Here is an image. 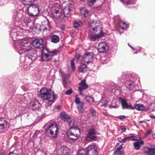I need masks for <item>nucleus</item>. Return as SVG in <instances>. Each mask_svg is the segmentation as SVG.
<instances>
[{
    "mask_svg": "<svg viewBox=\"0 0 155 155\" xmlns=\"http://www.w3.org/2000/svg\"><path fill=\"white\" fill-rule=\"evenodd\" d=\"M18 45L16 47L18 53L20 55L26 52H28L25 58V62L28 61L27 64L30 65L32 62L35 61L37 58L35 49L28 41L22 38L19 40Z\"/></svg>",
    "mask_w": 155,
    "mask_h": 155,
    "instance_id": "1",
    "label": "nucleus"
},
{
    "mask_svg": "<svg viewBox=\"0 0 155 155\" xmlns=\"http://www.w3.org/2000/svg\"><path fill=\"white\" fill-rule=\"evenodd\" d=\"M90 27L94 32L90 35L91 41H94L98 40L105 36V33L103 31L100 21H94L91 24Z\"/></svg>",
    "mask_w": 155,
    "mask_h": 155,
    "instance_id": "2",
    "label": "nucleus"
},
{
    "mask_svg": "<svg viewBox=\"0 0 155 155\" xmlns=\"http://www.w3.org/2000/svg\"><path fill=\"white\" fill-rule=\"evenodd\" d=\"M40 96L45 100V102L47 106H50L54 102L55 96L54 92L46 87H43L40 90Z\"/></svg>",
    "mask_w": 155,
    "mask_h": 155,
    "instance_id": "3",
    "label": "nucleus"
},
{
    "mask_svg": "<svg viewBox=\"0 0 155 155\" xmlns=\"http://www.w3.org/2000/svg\"><path fill=\"white\" fill-rule=\"evenodd\" d=\"M46 134L49 137H56L58 132V127L56 124H51L48 123L45 126Z\"/></svg>",
    "mask_w": 155,
    "mask_h": 155,
    "instance_id": "4",
    "label": "nucleus"
},
{
    "mask_svg": "<svg viewBox=\"0 0 155 155\" xmlns=\"http://www.w3.org/2000/svg\"><path fill=\"white\" fill-rule=\"evenodd\" d=\"M28 30H22L20 29L14 28L12 30L10 33L11 37L13 41H17L18 40H21V37L25 35V33L28 32ZM24 36H23L24 37Z\"/></svg>",
    "mask_w": 155,
    "mask_h": 155,
    "instance_id": "5",
    "label": "nucleus"
},
{
    "mask_svg": "<svg viewBox=\"0 0 155 155\" xmlns=\"http://www.w3.org/2000/svg\"><path fill=\"white\" fill-rule=\"evenodd\" d=\"M125 85L126 87L130 91H134L138 88V86L135 84V82L131 80L127 81Z\"/></svg>",
    "mask_w": 155,
    "mask_h": 155,
    "instance_id": "6",
    "label": "nucleus"
},
{
    "mask_svg": "<svg viewBox=\"0 0 155 155\" xmlns=\"http://www.w3.org/2000/svg\"><path fill=\"white\" fill-rule=\"evenodd\" d=\"M96 134L97 132L94 129H90L88 130L86 139L88 140H96L97 137Z\"/></svg>",
    "mask_w": 155,
    "mask_h": 155,
    "instance_id": "7",
    "label": "nucleus"
},
{
    "mask_svg": "<svg viewBox=\"0 0 155 155\" xmlns=\"http://www.w3.org/2000/svg\"><path fill=\"white\" fill-rule=\"evenodd\" d=\"M98 147L95 144L89 145L87 150L88 155H97Z\"/></svg>",
    "mask_w": 155,
    "mask_h": 155,
    "instance_id": "8",
    "label": "nucleus"
},
{
    "mask_svg": "<svg viewBox=\"0 0 155 155\" xmlns=\"http://www.w3.org/2000/svg\"><path fill=\"white\" fill-rule=\"evenodd\" d=\"M143 150L147 155H155V146L153 145L144 147Z\"/></svg>",
    "mask_w": 155,
    "mask_h": 155,
    "instance_id": "9",
    "label": "nucleus"
},
{
    "mask_svg": "<svg viewBox=\"0 0 155 155\" xmlns=\"http://www.w3.org/2000/svg\"><path fill=\"white\" fill-rule=\"evenodd\" d=\"M93 57V54L92 52H87L84 55L82 62L88 64L92 62Z\"/></svg>",
    "mask_w": 155,
    "mask_h": 155,
    "instance_id": "10",
    "label": "nucleus"
},
{
    "mask_svg": "<svg viewBox=\"0 0 155 155\" xmlns=\"http://www.w3.org/2000/svg\"><path fill=\"white\" fill-rule=\"evenodd\" d=\"M52 12L56 16L58 17H60L63 15V10L61 6L59 5H55L53 6Z\"/></svg>",
    "mask_w": 155,
    "mask_h": 155,
    "instance_id": "11",
    "label": "nucleus"
},
{
    "mask_svg": "<svg viewBox=\"0 0 155 155\" xmlns=\"http://www.w3.org/2000/svg\"><path fill=\"white\" fill-rule=\"evenodd\" d=\"M108 49V46L106 43L101 42L99 43L98 50L99 52L105 53L107 52Z\"/></svg>",
    "mask_w": 155,
    "mask_h": 155,
    "instance_id": "12",
    "label": "nucleus"
},
{
    "mask_svg": "<svg viewBox=\"0 0 155 155\" xmlns=\"http://www.w3.org/2000/svg\"><path fill=\"white\" fill-rule=\"evenodd\" d=\"M73 8L72 4L68 3L66 5L63 10V14L65 16L68 17L70 15L71 11Z\"/></svg>",
    "mask_w": 155,
    "mask_h": 155,
    "instance_id": "13",
    "label": "nucleus"
},
{
    "mask_svg": "<svg viewBox=\"0 0 155 155\" xmlns=\"http://www.w3.org/2000/svg\"><path fill=\"white\" fill-rule=\"evenodd\" d=\"M33 45L36 48H42L43 46V40L42 38L36 39L32 42Z\"/></svg>",
    "mask_w": 155,
    "mask_h": 155,
    "instance_id": "14",
    "label": "nucleus"
},
{
    "mask_svg": "<svg viewBox=\"0 0 155 155\" xmlns=\"http://www.w3.org/2000/svg\"><path fill=\"white\" fill-rule=\"evenodd\" d=\"M60 116L62 120L67 122L69 125H71L72 121V119L65 112H62L61 113Z\"/></svg>",
    "mask_w": 155,
    "mask_h": 155,
    "instance_id": "15",
    "label": "nucleus"
},
{
    "mask_svg": "<svg viewBox=\"0 0 155 155\" xmlns=\"http://www.w3.org/2000/svg\"><path fill=\"white\" fill-rule=\"evenodd\" d=\"M61 155H70L71 150L66 147H61L60 149Z\"/></svg>",
    "mask_w": 155,
    "mask_h": 155,
    "instance_id": "16",
    "label": "nucleus"
},
{
    "mask_svg": "<svg viewBox=\"0 0 155 155\" xmlns=\"http://www.w3.org/2000/svg\"><path fill=\"white\" fill-rule=\"evenodd\" d=\"M73 131V130H72V132H71L70 130H68L67 134L68 137L70 139L72 140L76 139L80 136V135H78L77 133L75 134L73 133V132H74Z\"/></svg>",
    "mask_w": 155,
    "mask_h": 155,
    "instance_id": "17",
    "label": "nucleus"
},
{
    "mask_svg": "<svg viewBox=\"0 0 155 155\" xmlns=\"http://www.w3.org/2000/svg\"><path fill=\"white\" fill-rule=\"evenodd\" d=\"M131 108V109H135L140 111L143 110L145 109V107L143 104H135Z\"/></svg>",
    "mask_w": 155,
    "mask_h": 155,
    "instance_id": "18",
    "label": "nucleus"
},
{
    "mask_svg": "<svg viewBox=\"0 0 155 155\" xmlns=\"http://www.w3.org/2000/svg\"><path fill=\"white\" fill-rule=\"evenodd\" d=\"M85 82V80H84L79 83L78 88L79 91H82L85 90L88 87V86L86 84Z\"/></svg>",
    "mask_w": 155,
    "mask_h": 155,
    "instance_id": "19",
    "label": "nucleus"
},
{
    "mask_svg": "<svg viewBox=\"0 0 155 155\" xmlns=\"http://www.w3.org/2000/svg\"><path fill=\"white\" fill-rule=\"evenodd\" d=\"M32 101L31 104L35 109H37L41 106V104L35 98H33L32 99Z\"/></svg>",
    "mask_w": 155,
    "mask_h": 155,
    "instance_id": "20",
    "label": "nucleus"
},
{
    "mask_svg": "<svg viewBox=\"0 0 155 155\" xmlns=\"http://www.w3.org/2000/svg\"><path fill=\"white\" fill-rule=\"evenodd\" d=\"M141 138V137H140L139 138L137 139L135 138V137L134 136H132L122 139V143H124L127 141L129 139H130V140H132L134 141H137L140 140Z\"/></svg>",
    "mask_w": 155,
    "mask_h": 155,
    "instance_id": "21",
    "label": "nucleus"
},
{
    "mask_svg": "<svg viewBox=\"0 0 155 155\" xmlns=\"http://www.w3.org/2000/svg\"><path fill=\"white\" fill-rule=\"evenodd\" d=\"M121 103L123 109H131L132 105L131 104L129 105L127 104L125 100L122 99Z\"/></svg>",
    "mask_w": 155,
    "mask_h": 155,
    "instance_id": "22",
    "label": "nucleus"
},
{
    "mask_svg": "<svg viewBox=\"0 0 155 155\" xmlns=\"http://www.w3.org/2000/svg\"><path fill=\"white\" fill-rule=\"evenodd\" d=\"M69 130L71 132H72V130H73L74 132H73V133L74 134H76L77 133L78 135H79L81 134L79 128L77 126H71Z\"/></svg>",
    "mask_w": 155,
    "mask_h": 155,
    "instance_id": "23",
    "label": "nucleus"
},
{
    "mask_svg": "<svg viewBox=\"0 0 155 155\" xmlns=\"http://www.w3.org/2000/svg\"><path fill=\"white\" fill-rule=\"evenodd\" d=\"M114 154L115 155H123V149L121 145L117 147Z\"/></svg>",
    "mask_w": 155,
    "mask_h": 155,
    "instance_id": "24",
    "label": "nucleus"
},
{
    "mask_svg": "<svg viewBox=\"0 0 155 155\" xmlns=\"http://www.w3.org/2000/svg\"><path fill=\"white\" fill-rule=\"evenodd\" d=\"M41 58L43 61H47L51 58V56L48 54L42 52Z\"/></svg>",
    "mask_w": 155,
    "mask_h": 155,
    "instance_id": "25",
    "label": "nucleus"
},
{
    "mask_svg": "<svg viewBox=\"0 0 155 155\" xmlns=\"http://www.w3.org/2000/svg\"><path fill=\"white\" fill-rule=\"evenodd\" d=\"M86 102L88 103L89 104H91L94 101V97L89 95L86 96L84 98Z\"/></svg>",
    "mask_w": 155,
    "mask_h": 155,
    "instance_id": "26",
    "label": "nucleus"
},
{
    "mask_svg": "<svg viewBox=\"0 0 155 155\" xmlns=\"http://www.w3.org/2000/svg\"><path fill=\"white\" fill-rule=\"evenodd\" d=\"M144 144V142L143 140H141L140 141L135 142L134 144V148L137 150L140 149V146Z\"/></svg>",
    "mask_w": 155,
    "mask_h": 155,
    "instance_id": "27",
    "label": "nucleus"
},
{
    "mask_svg": "<svg viewBox=\"0 0 155 155\" xmlns=\"http://www.w3.org/2000/svg\"><path fill=\"white\" fill-rule=\"evenodd\" d=\"M120 2L125 5L134 4L136 0H120Z\"/></svg>",
    "mask_w": 155,
    "mask_h": 155,
    "instance_id": "28",
    "label": "nucleus"
},
{
    "mask_svg": "<svg viewBox=\"0 0 155 155\" xmlns=\"http://www.w3.org/2000/svg\"><path fill=\"white\" fill-rule=\"evenodd\" d=\"M86 64H82L78 69L79 72L85 73L87 70V68Z\"/></svg>",
    "mask_w": 155,
    "mask_h": 155,
    "instance_id": "29",
    "label": "nucleus"
},
{
    "mask_svg": "<svg viewBox=\"0 0 155 155\" xmlns=\"http://www.w3.org/2000/svg\"><path fill=\"white\" fill-rule=\"evenodd\" d=\"M29 5V6L28 7V9H30V10H32V11H33L34 9H35L36 11L37 12V14H39V13L40 12L39 8L37 5L31 3Z\"/></svg>",
    "mask_w": 155,
    "mask_h": 155,
    "instance_id": "30",
    "label": "nucleus"
},
{
    "mask_svg": "<svg viewBox=\"0 0 155 155\" xmlns=\"http://www.w3.org/2000/svg\"><path fill=\"white\" fill-rule=\"evenodd\" d=\"M51 41L54 43H57L59 41V38L58 36L54 35L51 36Z\"/></svg>",
    "mask_w": 155,
    "mask_h": 155,
    "instance_id": "31",
    "label": "nucleus"
},
{
    "mask_svg": "<svg viewBox=\"0 0 155 155\" xmlns=\"http://www.w3.org/2000/svg\"><path fill=\"white\" fill-rule=\"evenodd\" d=\"M108 103V100L104 98H102L100 101L99 104L101 106L106 107L107 106Z\"/></svg>",
    "mask_w": 155,
    "mask_h": 155,
    "instance_id": "32",
    "label": "nucleus"
},
{
    "mask_svg": "<svg viewBox=\"0 0 155 155\" xmlns=\"http://www.w3.org/2000/svg\"><path fill=\"white\" fill-rule=\"evenodd\" d=\"M84 103L81 102V103L78 104L77 108L78 111L80 112H83L84 110Z\"/></svg>",
    "mask_w": 155,
    "mask_h": 155,
    "instance_id": "33",
    "label": "nucleus"
},
{
    "mask_svg": "<svg viewBox=\"0 0 155 155\" xmlns=\"http://www.w3.org/2000/svg\"><path fill=\"white\" fill-rule=\"evenodd\" d=\"M22 3L25 5H29L34 2V0H21Z\"/></svg>",
    "mask_w": 155,
    "mask_h": 155,
    "instance_id": "34",
    "label": "nucleus"
},
{
    "mask_svg": "<svg viewBox=\"0 0 155 155\" xmlns=\"http://www.w3.org/2000/svg\"><path fill=\"white\" fill-rule=\"evenodd\" d=\"M81 12L83 14L85 17H87L89 15V11L86 10L85 8H83L81 9Z\"/></svg>",
    "mask_w": 155,
    "mask_h": 155,
    "instance_id": "35",
    "label": "nucleus"
},
{
    "mask_svg": "<svg viewBox=\"0 0 155 155\" xmlns=\"http://www.w3.org/2000/svg\"><path fill=\"white\" fill-rule=\"evenodd\" d=\"M21 20L23 21L24 23H28L31 21V20L29 17L25 16H23L21 18Z\"/></svg>",
    "mask_w": 155,
    "mask_h": 155,
    "instance_id": "36",
    "label": "nucleus"
},
{
    "mask_svg": "<svg viewBox=\"0 0 155 155\" xmlns=\"http://www.w3.org/2000/svg\"><path fill=\"white\" fill-rule=\"evenodd\" d=\"M120 25L121 28L125 29L127 28L128 25L124 21H121L120 23Z\"/></svg>",
    "mask_w": 155,
    "mask_h": 155,
    "instance_id": "37",
    "label": "nucleus"
},
{
    "mask_svg": "<svg viewBox=\"0 0 155 155\" xmlns=\"http://www.w3.org/2000/svg\"><path fill=\"white\" fill-rule=\"evenodd\" d=\"M77 155H88L87 149H83L81 150Z\"/></svg>",
    "mask_w": 155,
    "mask_h": 155,
    "instance_id": "38",
    "label": "nucleus"
},
{
    "mask_svg": "<svg viewBox=\"0 0 155 155\" xmlns=\"http://www.w3.org/2000/svg\"><path fill=\"white\" fill-rule=\"evenodd\" d=\"M114 103L116 104L115 105L113 103L111 105V107L113 108H117L120 105V102L119 101H116V102H114Z\"/></svg>",
    "mask_w": 155,
    "mask_h": 155,
    "instance_id": "39",
    "label": "nucleus"
},
{
    "mask_svg": "<svg viewBox=\"0 0 155 155\" xmlns=\"http://www.w3.org/2000/svg\"><path fill=\"white\" fill-rule=\"evenodd\" d=\"M70 84V82L68 81L64 80L63 81V84L65 88H67Z\"/></svg>",
    "mask_w": 155,
    "mask_h": 155,
    "instance_id": "40",
    "label": "nucleus"
},
{
    "mask_svg": "<svg viewBox=\"0 0 155 155\" xmlns=\"http://www.w3.org/2000/svg\"><path fill=\"white\" fill-rule=\"evenodd\" d=\"M74 28L78 30L80 26V22H75L74 24Z\"/></svg>",
    "mask_w": 155,
    "mask_h": 155,
    "instance_id": "41",
    "label": "nucleus"
},
{
    "mask_svg": "<svg viewBox=\"0 0 155 155\" xmlns=\"http://www.w3.org/2000/svg\"><path fill=\"white\" fill-rule=\"evenodd\" d=\"M75 61V59H73L71 62V67L72 70L74 71L75 69V66L74 64V61Z\"/></svg>",
    "mask_w": 155,
    "mask_h": 155,
    "instance_id": "42",
    "label": "nucleus"
},
{
    "mask_svg": "<svg viewBox=\"0 0 155 155\" xmlns=\"http://www.w3.org/2000/svg\"><path fill=\"white\" fill-rule=\"evenodd\" d=\"M96 0H89L88 5L89 6H92L94 4Z\"/></svg>",
    "mask_w": 155,
    "mask_h": 155,
    "instance_id": "43",
    "label": "nucleus"
},
{
    "mask_svg": "<svg viewBox=\"0 0 155 155\" xmlns=\"http://www.w3.org/2000/svg\"><path fill=\"white\" fill-rule=\"evenodd\" d=\"M75 97H76L75 100V103L76 104L78 105L81 102L80 99L79 97H77V95H75Z\"/></svg>",
    "mask_w": 155,
    "mask_h": 155,
    "instance_id": "44",
    "label": "nucleus"
},
{
    "mask_svg": "<svg viewBox=\"0 0 155 155\" xmlns=\"http://www.w3.org/2000/svg\"><path fill=\"white\" fill-rule=\"evenodd\" d=\"M90 111L93 117L95 116V111L94 109L91 108Z\"/></svg>",
    "mask_w": 155,
    "mask_h": 155,
    "instance_id": "45",
    "label": "nucleus"
},
{
    "mask_svg": "<svg viewBox=\"0 0 155 155\" xmlns=\"http://www.w3.org/2000/svg\"><path fill=\"white\" fill-rule=\"evenodd\" d=\"M154 98L153 97H151L148 100L147 102L148 104H151L153 103L154 102Z\"/></svg>",
    "mask_w": 155,
    "mask_h": 155,
    "instance_id": "46",
    "label": "nucleus"
},
{
    "mask_svg": "<svg viewBox=\"0 0 155 155\" xmlns=\"http://www.w3.org/2000/svg\"><path fill=\"white\" fill-rule=\"evenodd\" d=\"M73 91L72 89H70L68 90L65 92V94L66 95H68L71 94L72 92Z\"/></svg>",
    "mask_w": 155,
    "mask_h": 155,
    "instance_id": "47",
    "label": "nucleus"
},
{
    "mask_svg": "<svg viewBox=\"0 0 155 155\" xmlns=\"http://www.w3.org/2000/svg\"><path fill=\"white\" fill-rule=\"evenodd\" d=\"M32 12H33L34 14L31 13L30 14V15L33 16H35L38 14H37V12L36 11L35 9H34L33 10V11H32Z\"/></svg>",
    "mask_w": 155,
    "mask_h": 155,
    "instance_id": "48",
    "label": "nucleus"
},
{
    "mask_svg": "<svg viewBox=\"0 0 155 155\" xmlns=\"http://www.w3.org/2000/svg\"><path fill=\"white\" fill-rule=\"evenodd\" d=\"M56 54V51H51L49 52V55H50L51 56V58L53 55H55Z\"/></svg>",
    "mask_w": 155,
    "mask_h": 155,
    "instance_id": "49",
    "label": "nucleus"
},
{
    "mask_svg": "<svg viewBox=\"0 0 155 155\" xmlns=\"http://www.w3.org/2000/svg\"><path fill=\"white\" fill-rule=\"evenodd\" d=\"M152 132V130L151 129H149L147 131L146 133L145 134V135L146 136H148Z\"/></svg>",
    "mask_w": 155,
    "mask_h": 155,
    "instance_id": "50",
    "label": "nucleus"
},
{
    "mask_svg": "<svg viewBox=\"0 0 155 155\" xmlns=\"http://www.w3.org/2000/svg\"><path fill=\"white\" fill-rule=\"evenodd\" d=\"M126 117L124 115H121L119 116V118L120 119L122 120H123L124 119L126 118Z\"/></svg>",
    "mask_w": 155,
    "mask_h": 155,
    "instance_id": "51",
    "label": "nucleus"
},
{
    "mask_svg": "<svg viewBox=\"0 0 155 155\" xmlns=\"http://www.w3.org/2000/svg\"><path fill=\"white\" fill-rule=\"evenodd\" d=\"M80 57L81 55H80L79 54H78L76 55V58L77 61L79 60Z\"/></svg>",
    "mask_w": 155,
    "mask_h": 155,
    "instance_id": "52",
    "label": "nucleus"
},
{
    "mask_svg": "<svg viewBox=\"0 0 155 155\" xmlns=\"http://www.w3.org/2000/svg\"><path fill=\"white\" fill-rule=\"evenodd\" d=\"M79 94H80L82 97H83L84 95V94L83 93H82V91H79Z\"/></svg>",
    "mask_w": 155,
    "mask_h": 155,
    "instance_id": "53",
    "label": "nucleus"
},
{
    "mask_svg": "<svg viewBox=\"0 0 155 155\" xmlns=\"http://www.w3.org/2000/svg\"><path fill=\"white\" fill-rule=\"evenodd\" d=\"M8 155H18L16 153H14L12 152H10L9 153Z\"/></svg>",
    "mask_w": 155,
    "mask_h": 155,
    "instance_id": "54",
    "label": "nucleus"
},
{
    "mask_svg": "<svg viewBox=\"0 0 155 155\" xmlns=\"http://www.w3.org/2000/svg\"><path fill=\"white\" fill-rule=\"evenodd\" d=\"M150 117L153 119H155V116L154 115H150Z\"/></svg>",
    "mask_w": 155,
    "mask_h": 155,
    "instance_id": "55",
    "label": "nucleus"
},
{
    "mask_svg": "<svg viewBox=\"0 0 155 155\" xmlns=\"http://www.w3.org/2000/svg\"><path fill=\"white\" fill-rule=\"evenodd\" d=\"M118 139V140H119V141L120 142H121V143H122V139H121V138H119Z\"/></svg>",
    "mask_w": 155,
    "mask_h": 155,
    "instance_id": "56",
    "label": "nucleus"
},
{
    "mask_svg": "<svg viewBox=\"0 0 155 155\" xmlns=\"http://www.w3.org/2000/svg\"><path fill=\"white\" fill-rule=\"evenodd\" d=\"M128 45L131 49H133V50H135V49H134V48L132 47L129 44H128Z\"/></svg>",
    "mask_w": 155,
    "mask_h": 155,
    "instance_id": "57",
    "label": "nucleus"
},
{
    "mask_svg": "<svg viewBox=\"0 0 155 155\" xmlns=\"http://www.w3.org/2000/svg\"><path fill=\"white\" fill-rule=\"evenodd\" d=\"M61 107V106L60 105H58L56 107V108L59 109Z\"/></svg>",
    "mask_w": 155,
    "mask_h": 155,
    "instance_id": "58",
    "label": "nucleus"
},
{
    "mask_svg": "<svg viewBox=\"0 0 155 155\" xmlns=\"http://www.w3.org/2000/svg\"><path fill=\"white\" fill-rule=\"evenodd\" d=\"M152 137L153 139H155V133L153 134Z\"/></svg>",
    "mask_w": 155,
    "mask_h": 155,
    "instance_id": "59",
    "label": "nucleus"
},
{
    "mask_svg": "<svg viewBox=\"0 0 155 155\" xmlns=\"http://www.w3.org/2000/svg\"><path fill=\"white\" fill-rule=\"evenodd\" d=\"M122 130L123 131H125L126 130V128H123V129H122Z\"/></svg>",
    "mask_w": 155,
    "mask_h": 155,
    "instance_id": "60",
    "label": "nucleus"
},
{
    "mask_svg": "<svg viewBox=\"0 0 155 155\" xmlns=\"http://www.w3.org/2000/svg\"><path fill=\"white\" fill-rule=\"evenodd\" d=\"M0 155H5L4 153H0Z\"/></svg>",
    "mask_w": 155,
    "mask_h": 155,
    "instance_id": "61",
    "label": "nucleus"
},
{
    "mask_svg": "<svg viewBox=\"0 0 155 155\" xmlns=\"http://www.w3.org/2000/svg\"><path fill=\"white\" fill-rule=\"evenodd\" d=\"M18 15H17V16L16 17V20L17 21H19V20H17V18H18Z\"/></svg>",
    "mask_w": 155,
    "mask_h": 155,
    "instance_id": "62",
    "label": "nucleus"
},
{
    "mask_svg": "<svg viewBox=\"0 0 155 155\" xmlns=\"http://www.w3.org/2000/svg\"><path fill=\"white\" fill-rule=\"evenodd\" d=\"M140 123H143V121H140Z\"/></svg>",
    "mask_w": 155,
    "mask_h": 155,
    "instance_id": "63",
    "label": "nucleus"
},
{
    "mask_svg": "<svg viewBox=\"0 0 155 155\" xmlns=\"http://www.w3.org/2000/svg\"><path fill=\"white\" fill-rule=\"evenodd\" d=\"M34 27H35V28L36 29H38V28L37 27H36L35 26H34Z\"/></svg>",
    "mask_w": 155,
    "mask_h": 155,
    "instance_id": "64",
    "label": "nucleus"
}]
</instances>
